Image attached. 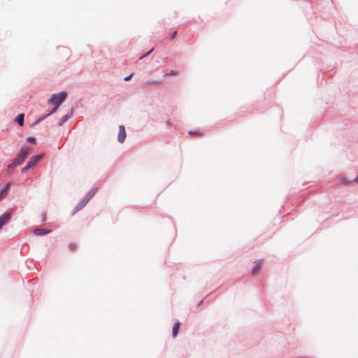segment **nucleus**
<instances>
[{
    "label": "nucleus",
    "mask_w": 358,
    "mask_h": 358,
    "mask_svg": "<svg viewBox=\"0 0 358 358\" xmlns=\"http://www.w3.org/2000/svg\"><path fill=\"white\" fill-rule=\"evenodd\" d=\"M67 119H68V115H64V116L62 117V123H61V124L64 123V122Z\"/></svg>",
    "instance_id": "412c9836"
},
{
    "label": "nucleus",
    "mask_w": 358,
    "mask_h": 358,
    "mask_svg": "<svg viewBox=\"0 0 358 358\" xmlns=\"http://www.w3.org/2000/svg\"><path fill=\"white\" fill-rule=\"evenodd\" d=\"M27 141H28L29 143H32V144H35V143H36V139H35V138H34V137H29V138H27Z\"/></svg>",
    "instance_id": "dca6fc26"
},
{
    "label": "nucleus",
    "mask_w": 358,
    "mask_h": 358,
    "mask_svg": "<svg viewBox=\"0 0 358 358\" xmlns=\"http://www.w3.org/2000/svg\"><path fill=\"white\" fill-rule=\"evenodd\" d=\"M152 50H153V48H152V49H151V50H150L148 53H146L145 55H144L141 56L140 59H143V58L145 57H146V56H148V55H149V54H150Z\"/></svg>",
    "instance_id": "aec40b11"
},
{
    "label": "nucleus",
    "mask_w": 358,
    "mask_h": 358,
    "mask_svg": "<svg viewBox=\"0 0 358 358\" xmlns=\"http://www.w3.org/2000/svg\"><path fill=\"white\" fill-rule=\"evenodd\" d=\"M66 96L67 94L65 92H62L59 94H54L52 96V97L48 100V103L51 104H55V106L51 112H50L48 114L45 115V117L54 113L59 108V105L66 99Z\"/></svg>",
    "instance_id": "f257e3e1"
},
{
    "label": "nucleus",
    "mask_w": 358,
    "mask_h": 358,
    "mask_svg": "<svg viewBox=\"0 0 358 358\" xmlns=\"http://www.w3.org/2000/svg\"><path fill=\"white\" fill-rule=\"evenodd\" d=\"M20 165L19 164H16V161L14 159L13 162L11 163L10 164H9L8 166V170H11L13 169H14L15 166Z\"/></svg>",
    "instance_id": "4468645a"
},
{
    "label": "nucleus",
    "mask_w": 358,
    "mask_h": 358,
    "mask_svg": "<svg viewBox=\"0 0 358 358\" xmlns=\"http://www.w3.org/2000/svg\"><path fill=\"white\" fill-rule=\"evenodd\" d=\"M52 231L50 229H36L34 230V234L36 235H38V236H43V235H45V234H49Z\"/></svg>",
    "instance_id": "6e6552de"
},
{
    "label": "nucleus",
    "mask_w": 358,
    "mask_h": 358,
    "mask_svg": "<svg viewBox=\"0 0 358 358\" xmlns=\"http://www.w3.org/2000/svg\"><path fill=\"white\" fill-rule=\"evenodd\" d=\"M201 303H202V300H201V301H200V302L199 303V304H198V305L199 306Z\"/></svg>",
    "instance_id": "393cba45"
},
{
    "label": "nucleus",
    "mask_w": 358,
    "mask_h": 358,
    "mask_svg": "<svg viewBox=\"0 0 358 358\" xmlns=\"http://www.w3.org/2000/svg\"><path fill=\"white\" fill-rule=\"evenodd\" d=\"M176 34H177V31H174V32L172 34V35H171V38H173L176 36Z\"/></svg>",
    "instance_id": "5701e85b"
},
{
    "label": "nucleus",
    "mask_w": 358,
    "mask_h": 358,
    "mask_svg": "<svg viewBox=\"0 0 358 358\" xmlns=\"http://www.w3.org/2000/svg\"><path fill=\"white\" fill-rule=\"evenodd\" d=\"M31 166H28V163L27 164V165L22 168V172H25L27 171V170H29Z\"/></svg>",
    "instance_id": "f3484780"
},
{
    "label": "nucleus",
    "mask_w": 358,
    "mask_h": 358,
    "mask_svg": "<svg viewBox=\"0 0 358 358\" xmlns=\"http://www.w3.org/2000/svg\"><path fill=\"white\" fill-rule=\"evenodd\" d=\"M133 75H134V73H131L129 76H127V77L124 78V80H126V81L129 80L131 78V77L133 76Z\"/></svg>",
    "instance_id": "6ab92c4d"
},
{
    "label": "nucleus",
    "mask_w": 358,
    "mask_h": 358,
    "mask_svg": "<svg viewBox=\"0 0 358 358\" xmlns=\"http://www.w3.org/2000/svg\"><path fill=\"white\" fill-rule=\"evenodd\" d=\"M10 183L8 182L5 187H3V189H1L0 190V199H3L5 196V194H6L9 187H10Z\"/></svg>",
    "instance_id": "9d476101"
},
{
    "label": "nucleus",
    "mask_w": 358,
    "mask_h": 358,
    "mask_svg": "<svg viewBox=\"0 0 358 358\" xmlns=\"http://www.w3.org/2000/svg\"><path fill=\"white\" fill-rule=\"evenodd\" d=\"M43 157V155H39L36 156L31 157L28 162V166H34L37 164L42 158Z\"/></svg>",
    "instance_id": "20e7f679"
},
{
    "label": "nucleus",
    "mask_w": 358,
    "mask_h": 358,
    "mask_svg": "<svg viewBox=\"0 0 358 358\" xmlns=\"http://www.w3.org/2000/svg\"><path fill=\"white\" fill-rule=\"evenodd\" d=\"M17 122L20 126H22L24 124V114H20L17 117Z\"/></svg>",
    "instance_id": "ddd939ff"
},
{
    "label": "nucleus",
    "mask_w": 358,
    "mask_h": 358,
    "mask_svg": "<svg viewBox=\"0 0 358 358\" xmlns=\"http://www.w3.org/2000/svg\"><path fill=\"white\" fill-rule=\"evenodd\" d=\"M88 203V201L85 198L77 205L73 211V215L81 210Z\"/></svg>",
    "instance_id": "423d86ee"
},
{
    "label": "nucleus",
    "mask_w": 358,
    "mask_h": 358,
    "mask_svg": "<svg viewBox=\"0 0 358 358\" xmlns=\"http://www.w3.org/2000/svg\"><path fill=\"white\" fill-rule=\"evenodd\" d=\"M96 192V189L94 188L92 189L85 197V199H87L88 201L94 196Z\"/></svg>",
    "instance_id": "f8f14e48"
},
{
    "label": "nucleus",
    "mask_w": 358,
    "mask_h": 358,
    "mask_svg": "<svg viewBox=\"0 0 358 358\" xmlns=\"http://www.w3.org/2000/svg\"><path fill=\"white\" fill-rule=\"evenodd\" d=\"M162 83V80L153 79H149L146 81L148 85H160Z\"/></svg>",
    "instance_id": "9b49d317"
},
{
    "label": "nucleus",
    "mask_w": 358,
    "mask_h": 358,
    "mask_svg": "<svg viewBox=\"0 0 358 358\" xmlns=\"http://www.w3.org/2000/svg\"><path fill=\"white\" fill-rule=\"evenodd\" d=\"M180 327V322H178L174 324L173 329H172V334L173 337H176L178 333V331Z\"/></svg>",
    "instance_id": "1a4fd4ad"
},
{
    "label": "nucleus",
    "mask_w": 358,
    "mask_h": 358,
    "mask_svg": "<svg viewBox=\"0 0 358 358\" xmlns=\"http://www.w3.org/2000/svg\"><path fill=\"white\" fill-rule=\"evenodd\" d=\"M177 73L173 70H171L169 73H166L164 76H177Z\"/></svg>",
    "instance_id": "2eb2a0df"
},
{
    "label": "nucleus",
    "mask_w": 358,
    "mask_h": 358,
    "mask_svg": "<svg viewBox=\"0 0 358 358\" xmlns=\"http://www.w3.org/2000/svg\"><path fill=\"white\" fill-rule=\"evenodd\" d=\"M126 138V130L125 127L123 125H120L119 127V133H118V141L120 143H123Z\"/></svg>",
    "instance_id": "7ed1b4c3"
},
{
    "label": "nucleus",
    "mask_w": 358,
    "mask_h": 358,
    "mask_svg": "<svg viewBox=\"0 0 358 358\" xmlns=\"http://www.w3.org/2000/svg\"><path fill=\"white\" fill-rule=\"evenodd\" d=\"M70 248L72 249V250H74L76 247V244L75 243H71L70 244Z\"/></svg>",
    "instance_id": "4be33fe9"
},
{
    "label": "nucleus",
    "mask_w": 358,
    "mask_h": 358,
    "mask_svg": "<svg viewBox=\"0 0 358 358\" xmlns=\"http://www.w3.org/2000/svg\"><path fill=\"white\" fill-rule=\"evenodd\" d=\"M10 219V213H4L0 217V229L2 227L7 223Z\"/></svg>",
    "instance_id": "39448f33"
},
{
    "label": "nucleus",
    "mask_w": 358,
    "mask_h": 358,
    "mask_svg": "<svg viewBox=\"0 0 358 358\" xmlns=\"http://www.w3.org/2000/svg\"><path fill=\"white\" fill-rule=\"evenodd\" d=\"M355 181L358 183V176L355 178Z\"/></svg>",
    "instance_id": "b1692460"
},
{
    "label": "nucleus",
    "mask_w": 358,
    "mask_h": 358,
    "mask_svg": "<svg viewBox=\"0 0 358 358\" xmlns=\"http://www.w3.org/2000/svg\"><path fill=\"white\" fill-rule=\"evenodd\" d=\"M189 134L191 135V136H195V135H199V134L197 131H189Z\"/></svg>",
    "instance_id": "a211bd4d"
},
{
    "label": "nucleus",
    "mask_w": 358,
    "mask_h": 358,
    "mask_svg": "<svg viewBox=\"0 0 358 358\" xmlns=\"http://www.w3.org/2000/svg\"><path fill=\"white\" fill-rule=\"evenodd\" d=\"M255 266L253 267L252 268V273L254 275L257 274L258 273V271L262 268V266L263 265V262L262 261H257V262H255Z\"/></svg>",
    "instance_id": "0eeeda50"
},
{
    "label": "nucleus",
    "mask_w": 358,
    "mask_h": 358,
    "mask_svg": "<svg viewBox=\"0 0 358 358\" xmlns=\"http://www.w3.org/2000/svg\"><path fill=\"white\" fill-rule=\"evenodd\" d=\"M29 152L30 148L29 147H22L16 158L15 159L16 164H19L20 165L24 161Z\"/></svg>",
    "instance_id": "f03ea898"
}]
</instances>
